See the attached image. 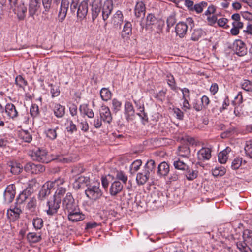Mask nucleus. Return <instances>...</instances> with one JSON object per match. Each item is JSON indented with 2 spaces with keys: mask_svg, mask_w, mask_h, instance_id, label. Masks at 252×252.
Returning a JSON list of instances; mask_svg holds the SVG:
<instances>
[{
  "mask_svg": "<svg viewBox=\"0 0 252 252\" xmlns=\"http://www.w3.org/2000/svg\"><path fill=\"white\" fill-rule=\"evenodd\" d=\"M60 203L61 199L53 196L52 199L47 202L48 207V209L46 210L47 214L49 216H53L56 214L60 208Z\"/></svg>",
  "mask_w": 252,
  "mask_h": 252,
  "instance_id": "obj_5",
  "label": "nucleus"
},
{
  "mask_svg": "<svg viewBox=\"0 0 252 252\" xmlns=\"http://www.w3.org/2000/svg\"><path fill=\"white\" fill-rule=\"evenodd\" d=\"M101 98L104 101H107L111 99L112 97V93L107 88H103L100 91Z\"/></svg>",
  "mask_w": 252,
  "mask_h": 252,
  "instance_id": "obj_37",
  "label": "nucleus"
},
{
  "mask_svg": "<svg viewBox=\"0 0 252 252\" xmlns=\"http://www.w3.org/2000/svg\"><path fill=\"white\" fill-rule=\"evenodd\" d=\"M51 88L50 92L52 94V97H55L59 95L60 91L58 86H54L52 84L50 85Z\"/></svg>",
  "mask_w": 252,
  "mask_h": 252,
  "instance_id": "obj_58",
  "label": "nucleus"
},
{
  "mask_svg": "<svg viewBox=\"0 0 252 252\" xmlns=\"http://www.w3.org/2000/svg\"><path fill=\"white\" fill-rule=\"evenodd\" d=\"M32 224L35 229H40L43 225V221L40 218L36 217L32 220Z\"/></svg>",
  "mask_w": 252,
  "mask_h": 252,
  "instance_id": "obj_49",
  "label": "nucleus"
},
{
  "mask_svg": "<svg viewBox=\"0 0 252 252\" xmlns=\"http://www.w3.org/2000/svg\"><path fill=\"white\" fill-rule=\"evenodd\" d=\"M47 152L46 150L37 148L34 149L31 153V157L33 160L37 161L47 163L50 159L47 157Z\"/></svg>",
  "mask_w": 252,
  "mask_h": 252,
  "instance_id": "obj_4",
  "label": "nucleus"
},
{
  "mask_svg": "<svg viewBox=\"0 0 252 252\" xmlns=\"http://www.w3.org/2000/svg\"><path fill=\"white\" fill-rule=\"evenodd\" d=\"M5 112L7 116L12 119H15L18 116V112L15 105L11 103H7L5 107Z\"/></svg>",
  "mask_w": 252,
  "mask_h": 252,
  "instance_id": "obj_20",
  "label": "nucleus"
},
{
  "mask_svg": "<svg viewBox=\"0 0 252 252\" xmlns=\"http://www.w3.org/2000/svg\"><path fill=\"white\" fill-rule=\"evenodd\" d=\"M146 7L144 3L142 1H138L135 5L134 12L136 17L143 18L145 16Z\"/></svg>",
  "mask_w": 252,
  "mask_h": 252,
  "instance_id": "obj_19",
  "label": "nucleus"
},
{
  "mask_svg": "<svg viewBox=\"0 0 252 252\" xmlns=\"http://www.w3.org/2000/svg\"><path fill=\"white\" fill-rule=\"evenodd\" d=\"M101 119L104 123L110 124L112 120V116L110 109L106 105H102L99 110Z\"/></svg>",
  "mask_w": 252,
  "mask_h": 252,
  "instance_id": "obj_10",
  "label": "nucleus"
},
{
  "mask_svg": "<svg viewBox=\"0 0 252 252\" xmlns=\"http://www.w3.org/2000/svg\"><path fill=\"white\" fill-rule=\"evenodd\" d=\"M144 110L145 109L142 111V109L141 110L139 109L137 110L138 112L137 113V115L141 118L142 123L145 124L146 123L148 122V117L147 114L145 112Z\"/></svg>",
  "mask_w": 252,
  "mask_h": 252,
  "instance_id": "obj_54",
  "label": "nucleus"
},
{
  "mask_svg": "<svg viewBox=\"0 0 252 252\" xmlns=\"http://www.w3.org/2000/svg\"><path fill=\"white\" fill-rule=\"evenodd\" d=\"M15 188L13 184L8 185L4 192V198L6 203H10L13 200L15 196Z\"/></svg>",
  "mask_w": 252,
  "mask_h": 252,
  "instance_id": "obj_11",
  "label": "nucleus"
},
{
  "mask_svg": "<svg viewBox=\"0 0 252 252\" xmlns=\"http://www.w3.org/2000/svg\"><path fill=\"white\" fill-rule=\"evenodd\" d=\"M156 167L155 161L152 159H150L147 161L143 170L150 177L155 173Z\"/></svg>",
  "mask_w": 252,
  "mask_h": 252,
  "instance_id": "obj_27",
  "label": "nucleus"
},
{
  "mask_svg": "<svg viewBox=\"0 0 252 252\" xmlns=\"http://www.w3.org/2000/svg\"><path fill=\"white\" fill-rule=\"evenodd\" d=\"M113 9V3L112 0H107L102 4L101 14L104 21L108 19Z\"/></svg>",
  "mask_w": 252,
  "mask_h": 252,
  "instance_id": "obj_8",
  "label": "nucleus"
},
{
  "mask_svg": "<svg viewBox=\"0 0 252 252\" xmlns=\"http://www.w3.org/2000/svg\"><path fill=\"white\" fill-rule=\"evenodd\" d=\"M243 241H239L236 243L237 248L241 252H252V250L248 246L249 244L252 247V231L245 229L243 233Z\"/></svg>",
  "mask_w": 252,
  "mask_h": 252,
  "instance_id": "obj_3",
  "label": "nucleus"
},
{
  "mask_svg": "<svg viewBox=\"0 0 252 252\" xmlns=\"http://www.w3.org/2000/svg\"><path fill=\"white\" fill-rule=\"evenodd\" d=\"M15 84L20 88H24L28 85L27 81L20 75L16 76Z\"/></svg>",
  "mask_w": 252,
  "mask_h": 252,
  "instance_id": "obj_44",
  "label": "nucleus"
},
{
  "mask_svg": "<svg viewBox=\"0 0 252 252\" xmlns=\"http://www.w3.org/2000/svg\"><path fill=\"white\" fill-rule=\"evenodd\" d=\"M25 170L32 174H38L45 171V167L40 164H34L32 162H29L24 166Z\"/></svg>",
  "mask_w": 252,
  "mask_h": 252,
  "instance_id": "obj_9",
  "label": "nucleus"
},
{
  "mask_svg": "<svg viewBox=\"0 0 252 252\" xmlns=\"http://www.w3.org/2000/svg\"><path fill=\"white\" fill-rule=\"evenodd\" d=\"M216 9V7L214 5H209L207 10H206L203 14V16H207V17L211 16L212 14H214L215 12Z\"/></svg>",
  "mask_w": 252,
  "mask_h": 252,
  "instance_id": "obj_62",
  "label": "nucleus"
},
{
  "mask_svg": "<svg viewBox=\"0 0 252 252\" xmlns=\"http://www.w3.org/2000/svg\"><path fill=\"white\" fill-rule=\"evenodd\" d=\"M235 104L240 106L243 102V97L242 92H239L237 95L235 97Z\"/></svg>",
  "mask_w": 252,
  "mask_h": 252,
  "instance_id": "obj_64",
  "label": "nucleus"
},
{
  "mask_svg": "<svg viewBox=\"0 0 252 252\" xmlns=\"http://www.w3.org/2000/svg\"><path fill=\"white\" fill-rule=\"evenodd\" d=\"M69 1L68 0H62L58 18L60 21L62 22L66 17L68 9Z\"/></svg>",
  "mask_w": 252,
  "mask_h": 252,
  "instance_id": "obj_14",
  "label": "nucleus"
},
{
  "mask_svg": "<svg viewBox=\"0 0 252 252\" xmlns=\"http://www.w3.org/2000/svg\"><path fill=\"white\" fill-rule=\"evenodd\" d=\"M10 168V171L13 174L17 175L21 172L23 166L20 163L16 162L10 161L8 164Z\"/></svg>",
  "mask_w": 252,
  "mask_h": 252,
  "instance_id": "obj_29",
  "label": "nucleus"
},
{
  "mask_svg": "<svg viewBox=\"0 0 252 252\" xmlns=\"http://www.w3.org/2000/svg\"><path fill=\"white\" fill-rule=\"evenodd\" d=\"M66 191V190L65 187H58L53 196H55V198H56L57 196H58L59 198H61V196H63L65 193Z\"/></svg>",
  "mask_w": 252,
  "mask_h": 252,
  "instance_id": "obj_57",
  "label": "nucleus"
},
{
  "mask_svg": "<svg viewBox=\"0 0 252 252\" xmlns=\"http://www.w3.org/2000/svg\"><path fill=\"white\" fill-rule=\"evenodd\" d=\"M232 49L238 56H244L247 54V48L245 43L241 40H235L232 45Z\"/></svg>",
  "mask_w": 252,
  "mask_h": 252,
  "instance_id": "obj_6",
  "label": "nucleus"
},
{
  "mask_svg": "<svg viewBox=\"0 0 252 252\" xmlns=\"http://www.w3.org/2000/svg\"><path fill=\"white\" fill-rule=\"evenodd\" d=\"M27 238L30 243H36L41 240V235H38L35 232H30L27 234Z\"/></svg>",
  "mask_w": 252,
  "mask_h": 252,
  "instance_id": "obj_36",
  "label": "nucleus"
},
{
  "mask_svg": "<svg viewBox=\"0 0 252 252\" xmlns=\"http://www.w3.org/2000/svg\"><path fill=\"white\" fill-rule=\"evenodd\" d=\"M142 161L141 160H136L133 162L131 165V170H133L134 171H138L140 167L141 166Z\"/></svg>",
  "mask_w": 252,
  "mask_h": 252,
  "instance_id": "obj_59",
  "label": "nucleus"
},
{
  "mask_svg": "<svg viewBox=\"0 0 252 252\" xmlns=\"http://www.w3.org/2000/svg\"><path fill=\"white\" fill-rule=\"evenodd\" d=\"M90 5L91 6L92 16L93 21L101 13L102 7L101 0H88Z\"/></svg>",
  "mask_w": 252,
  "mask_h": 252,
  "instance_id": "obj_7",
  "label": "nucleus"
},
{
  "mask_svg": "<svg viewBox=\"0 0 252 252\" xmlns=\"http://www.w3.org/2000/svg\"><path fill=\"white\" fill-rule=\"evenodd\" d=\"M242 158L240 157L235 158L232 162L231 167L233 169H237L241 165Z\"/></svg>",
  "mask_w": 252,
  "mask_h": 252,
  "instance_id": "obj_55",
  "label": "nucleus"
},
{
  "mask_svg": "<svg viewBox=\"0 0 252 252\" xmlns=\"http://www.w3.org/2000/svg\"><path fill=\"white\" fill-rule=\"evenodd\" d=\"M158 174L160 176H166L169 172V165L166 162H162L158 166Z\"/></svg>",
  "mask_w": 252,
  "mask_h": 252,
  "instance_id": "obj_33",
  "label": "nucleus"
},
{
  "mask_svg": "<svg viewBox=\"0 0 252 252\" xmlns=\"http://www.w3.org/2000/svg\"><path fill=\"white\" fill-rule=\"evenodd\" d=\"M173 165L175 169L181 170H185L188 167V165L180 159H175Z\"/></svg>",
  "mask_w": 252,
  "mask_h": 252,
  "instance_id": "obj_43",
  "label": "nucleus"
},
{
  "mask_svg": "<svg viewBox=\"0 0 252 252\" xmlns=\"http://www.w3.org/2000/svg\"><path fill=\"white\" fill-rule=\"evenodd\" d=\"M132 34V24L129 21H125L123 30L122 32V37L124 38H128L130 35Z\"/></svg>",
  "mask_w": 252,
  "mask_h": 252,
  "instance_id": "obj_32",
  "label": "nucleus"
},
{
  "mask_svg": "<svg viewBox=\"0 0 252 252\" xmlns=\"http://www.w3.org/2000/svg\"><path fill=\"white\" fill-rule=\"evenodd\" d=\"M116 178L119 181H121L123 184H126L127 181L128 177L126 173L121 170H117L116 171Z\"/></svg>",
  "mask_w": 252,
  "mask_h": 252,
  "instance_id": "obj_41",
  "label": "nucleus"
},
{
  "mask_svg": "<svg viewBox=\"0 0 252 252\" xmlns=\"http://www.w3.org/2000/svg\"><path fill=\"white\" fill-rule=\"evenodd\" d=\"M112 109L115 113L120 111L122 107V103L118 99L114 98L112 101Z\"/></svg>",
  "mask_w": 252,
  "mask_h": 252,
  "instance_id": "obj_50",
  "label": "nucleus"
},
{
  "mask_svg": "<svg viewBox=\"0 0 252 252\" xmlns=\"http://www.w3.org/2000/svg\"><path fill=\"white\" fill-rule=\"evenodd\" d=\"M88 11V3L83 1L78 6L77 16L79 18L82 19L86 17Z\"/></svg>",
  "mask_w": 252,
  "mask_h": 252,
  "instance_id": "obj_21",
  "label": "nucleus"
},
{
  "mask_svg": "<svg viewBox=\"0 0 252 252\" xmlns=\"http://www.w3.org/2000/svg\"><path fill=\"white\" fill-rule=\"evenodd\" d=\"M228 20L227 19L225 18H220L217 21V23L219 26L223 27L224 29H227L229 27L228 25H227V23Z\"/></svg>",
  "mask_w": 252,
  "mask_h": 252,
  "instance_id": "obj_60",
  "label": "nucleus"
},
{
  "mask_svg": "<svg viewBox=\"0 0 252 252\" xmlns=\"http://www.w3.org/2000/svg\"><path fill=\"white\" fill-rule=\"evenodd\" d=\"M166 91V89L165 90H160L158 93L156 94L155 97L158 101L162 102L165 99Z\"/></svg>",
  "mask_w": 252,
  "mask_h": 252,
  "instance_id": "obj_53",
  "label": "nucleus"
},
{
  "mask_svg": "<svg viewBox=\"0 0 252 252\" xmlns=\"http://www.w3.org/2000/svg\"><path fill=\"white\" fill-rule=\"evenodd\" d=\"M244 149L246 155L252 158V141L247 142Z\"/></svg>",
  "mask_w": 252,
  "mask_h": 252,
  "instance_id": "obj_51",
  "label": "nucleus"
},
{
  "mask_svg": "<svg viewBox=\"0 0 252 252\" xmlns=\"http://www.w3.org/2000/svg\"><path fill=\"white\" fill-rule=\"evenodd\" d=\"M186 176L188 180H193L197 177L198 172L192 169H186Z\"/></svg>",
  "mask_w": 252,
  "mask_h": 252,
  "instance_id": "obj_46",
  "label": "nucleus"
},
{
  "mask_svg": "<svg viewBox=\"0 0 252 252\" xmlns=\"http://www.w3.org/2000/svg\"><path fill=\"white\" fill-rule=\"evenodd\" d=\"M125 115L126 120L129 122L133 120L135 115V110L132 103L126 101L125 104Z\"/></svg>",
  "mask_w": 252,
  "mask_h": 252,
  "instance_id": "obj_15",
  "label": "nucleus"
},
{
  "mask_svg": "<svg viewBox=\"0 0 252 252\" xmlns=\"http://www.w3.org/2000/svg\"><path fill=\"white\" fill-rule=\"evenodd\" d=\"M231 148L229 147H227L224 150L219 153L218 160L220 163L221 164L226 163L228 159L227 155L231 152Z\"/></svg>",
  "mask_w": 252,
  "mask_h": 252,
  "instance_id": "obj_30",
  "label": "nucleus"
},
{
  "mask_svg": "<svg viewBox=\"0 0 252 252\" xmlns=\"http://www.w3.org/2000/svg\"><path fill=\"white\" fill-rule=\"evenodd\" d=\"M79 110L81 113L86 115L89 118H93L94 117V113L93 110L90 108L87 104L80 105Z\"/></svg>",
  "mask_w": 252,
  "mask_h": 252,
  "instance_id": "obj_34",
  "label": "nucleus"
},
{
  "mask_svg": "<svg viewBox=\"0 0 252 252\" xmlns=\"http://www.w3.org/2000/svg\"><path fill=\"white\" fill-rule=\"evenodd\" d=\"M22 204L18 202L15 203L14 206H11L9 209L7 210V214L9 215V211L13 213L15 218L18 219L19 218L20 215L22 213Z\"/></svg>",
  "mask_w": 252,
  "mask_h": 252,
  "instance_id": "obj_28",
  "label": "nucleus"
},
{
  "mask_svg": "<svg viewBox=\"0 0 252 252\" xmlns=\"http://www.w3.org/2000/svg\"><path fill=\"white\" fill-rule=\"evenodd\" d=\"M226 173V169L223 167H216L212 170V174L214 176H222Z\"/></svg>",
  "mask_w": 252,
  "mask_h": 252,
  "instance_id": "obj_48",
  "label": "nucleus"
},
{
  "mask_svg": "<svg viewBox=\"0 0 252 252\" xmlns=\"http://www.w3.org/2000/svg\"><path fill=\"white\" fill-rule=\"evenodd\" d=\"M87 197L93 201H98L100 208H104L106 205V197L103 196V191L100 188V183H96L94 185H89L85 190Z\"/></svg>",
  "mask_w": 252,
  "mask_h": 252,
  "instance_id": "obj_2",
  "label": "nucleus"
},
{
  "mask_svg": "<svg viewBox=\"0 0 252 252\" xmlns=\"http://www.w3.org/2000/svg\"><path fill=\"white\" fill-rule=\"evenodd\" d=\"M188 30V26L183 22L178 23L175 27V32L177 35L180 37H183L186 34Z\"/></svg>",
  "mask_w": 252,
  "mask_h": 252,
  "instance_id": "obj_22",
  "label": "nucleus"
},
{
  "mask_svg": "<svg viewBox=\"0 0 252 252\" xmlns=\"http://www.w3.org/2000/svg\"><path fill=\"white\" fill-rule=\"evenodd\" d=\"M79 183L81 184L82 185L85 184L86 186H89V184L90 182V178L88 177L85 176H80L77 179Z\"/></svg>",
  "mask_w": 252,
  "mask_h": 252,
  "instance_id": "obj_63",
  "label": "nucleus"
},
{
  "mask_svg": "<svg viewBox=\"0 0 252 252\" xmlns=\"http://www.w3.org/2000/svg\"><path fill=\"white\" fill-rule=\"evenodd\" d=\"M55 116L58 118L63 117L65 113V107L59 103H55L53 107Z\"/></svg>",
  "mask_w": 252,
  "mask_h": 252,
  "instance_id": "obj_23",
  "label": "nucleus"
},
{
  "mask_svg": "<svg viewBox=\"0 0 252 252\" xmlns=\"http://www.w3.org/2000/svg\"><path fill=\"white\" fill-rule=\"evenodd\" d=\"M167 27L170 28L172 27L176 22V19L174 15L169 16L167 19Z\"/></svg>",
  "mask_w": 252,
  "mask_h": 252,
  "instance_id": "obj_61",
  "label": "nucleus"
},
{
  "mask_svg": "<svg viewBox=\"0 0 252 252\" xmlns=\"http://www.w3.org/2000/svg\"><path fill=\"white\" fill-rule=\"evenodd\" d=\"M211 157V150L209 148H202L197 152V158L199 160H209Z\"/></svg>",
  "mask_w": 252,
  "mask_h": 252,
  "instance_id": "obj_18",
  "label": "nucleus"
},
{
  "mask_svg": "<svg viewBox=\"0 0 252 252\" xmlns=\"http://www.w3.org/2000/svg\"><path fill=\"white\" fill-rule=\"evenodd\" d=\"M69 125L66 127V129L67 132L72 134L74 132L77 131V128L75 124L73 123L72 120H69L68 121Z\"/></svg>",
  "mask_w": 252,
  "mask_h": 252,
  "instance_id": "obj_52",
  "label": "nucleus"
},
{
  "mask_svg": "<svg viewBox=\"0 0 252 252\" xmlns=\"http://www.w3.org/2000/svg\"><path fill=\"white\" fill-rule=\"evenodd\" d=\"M65 183V179L61 177L55 179L54 181H50V183H52L51 186L52 188L62 187L61 186L63 185Z\"/></svg>",
  "mask_w": 252,
  "mask_h": 252,
  "instance_id": "obj_47",
  "label": "nucleus"
},
{
  "mask_svg": "<svg viewBox=\"0 0 252 252\" xmlns=\"http://www.w3.org/2000/svg\"><path fill=\"white\" fill-rule=\"evenodd\" d=\"M19 137L23 141L30 143L32 141V134L27 130H21L19 132Z\"/></svg>",
  "mask_w": 252,
  "mask_h": 252,
  "instance_id": "obj_35",
  "label": "nucleus"
},
{
  "mask_svg": "<svg viewBox=\"0 0 252 252\" xmlns=\"http://www.w3.org/2000/svg\"><path fill=\"white\" fill-rule=\"evenodd\" d=\"M15 14H17L19 20H22L25 17L27 7L23 3H19L15 5H10Z\"/></svg>",
  "mask_w": 252,
  "mask_h": 252,
  "instance_id": "obj_12",
  "label": "nucleus"
},
{
  "mask_svg": "<svg viewBox=\"0 0 252 252\" xmlns=\"http://www.w3.org/2000/svg\"><path fill=\"white\" fill-rule=\"evenodd\" d=\"M30 113L33 117H35L39 114V108L37 105L32 104L30 108Z\"/></svg>",
  "mask_w": 252,
  "mask_h": 252,
  "instance_id": "obj_56",
  "label": "nucleus"
},
{
  "mask_svg": "<svg viewBox=\"0 0 252 252\" xmlns=\"http://www.w3.org/2000/svg\"><path fill=\"white\" fill-rule=\"evenodd\" d=\"M51 184L50 181H47L42 186L38 195L39 200H44L51 193V190L53 189Z\"/></svg>",
  "mask_w": 252,
  "mask_h": 252,
  "instance_id": "obj_13",
  "label": "nucleus"
},
{
  "mask_svg": "<svg viewBox=\"0 0 252 252\" xmlns=\"http://www.w3.org/2000/svg\"><path fill=\"white\" fill-rule=\"evenodd\" d=\"M59 129V127L56 126L55 128H49L45 131L46 137L51 140H54L57 136V130Z\"/></svg>",
  "mask_w": 252,
  "mask_h": 252,
  "instance_id": "obj_40",
  "label": "nucleus"
},
{
  "mask_svg": "<svg viewBox=\"0 0 252 252\" xmlns=\"http://www.w3.org/2000/svg\"><path fill=\"white\" fill-rule=\"evenodd\" d=\"M208 3L206 1H201L194 4L191 12H195L196 14H200L203 11L204 8L206 7Z\"/></svg>",
  "mask_w": 252,
  "mask_h": 252,
  "instance_id": "obj_39",
  "label": "nucleus"
},
{
  "mask_svg": "<svg viewBox=\"0 0 252 252\" xmlns=\"http://www.w3.org/2000/svg\"><path fill=\"white\" fill-rule=\"evenodd\" d=\"M123 189V184L119 181H115L111 185L109 189L110 194L112 196H116L122 191Z\"/></svg>",
  "mask_w": 252,
  "mask_h": 252,
  "instance_id": "obj_17",
  "label": "nucleus"
},
{
  "mask_svg": "<svg viewBox=\"0 0 252 252\" xmlns=\"http://www.w3.org/2000/svg\"><path fill=\"white\" fill-rule=\"evenodd\" d=\"M203 32L201 29H194L191 34V39L194 41H198L203 35Z\"/></svg>",
  "mask_w": 252,
  "mask_h": 252,
  "instance_id": "obj_42",
  "label": "nucleus"
},
{
  "mask_svg": "<svg viewBox=\"0 0 252 252\" xmlns=\"http://www.w3.org/2000/svg\"><path fill=\"white\" fill-rule=\"evenodd\" d=\"M124 16L122 12L118 10L113 15L111 23L116 27H120L123 22Z\"/></svg>",
  "mask_w": 252,
  "mask_h": 252,
  "instance_id": "obj_25",
  "label": "nucleus"
},
{
  "mask_svg": "<svg viewBox=\"0 0 252 252\" xmlns=\"http://www.w3.org/2000/svg\"><path fill=\"white\" fill-rule=\"evenodd\" d=\"M150 176L144 170L137 173L136 176V182L138 185H143L149 179Z\"/></svg>",
  "mask_w": 252,
  "mask_h": 252,
  "instance_id": "obj_31",
  "label": "nucleus"
},
{
  "mask_svg": "<svg viewBox=\"0 0 252 252\" xmlns=\"http://www.w3.org/2000/svg\"><path fill=\"white\" fill-rule=\"evenodd\" d=\"M165 80L170 89L174 91L177 92L179 87L177 86V84L173 75L170 73H167L165 74Z\"/></svg>",
  "mask_w": 252,
  "mask_h": 252,
  "instance_id": "obj_26",
  "label": "nucleus"
},
{
  "mask_svg": "<svg viewBox=\"0 0 252 252\" xmlns=\"http://www.w3.org/2000/svg\"><path fill=\"white\" fill-rule=\"evenodd\" d=\"M37 200L35 197H32L30 199L26 206V210L27 213L31 214H35L36 213L38 208Z\"/></svg>",
  "mask_w": 252,
  "mask_h": 252,
  "instance_id": "obj_16",
  "label": "nucleus"
},
{
  "mask_svg": "<svg viewBox=\"0 0 252 252\" xmlns=\"http://www.w3.org/2000/svg\"><path fill=\"white\" fill-rule=\"evenodd\" d=\"M41 0H31L29 5V13L33 16L39 10L41 6Z\"/></svg>",
  "mask_w": 252,
  "mask_h": 252,
  "instance_id": "obj_24",
  "label": "nucleus"
},
{
  "mask_svg": "<svg viewBox=\"0 0 252 252\" xmlns=\"http://www.w3.org/2000/svg\"><path fill=\"white\" fill-rule=\"evenodd\" d=\"M179 156L183 158H189L190 156V151L189 147L182 145L178 147Z\"/></svg>",
  "mask_w": 252,
  "mask_h": 252,
  "instance_id": "obj_38",
  "label": "nucleus"
},
{
  "mask_svg": "<svg viewBox=\"0 0 252 252\" xmlns=\"http://www.w3.org/2000/svg\"><path fill=\"white\" fill-rule=\"evenodd\" d=\"M62 207L65 213H67L69 220L77 222L84 219L77 203L75 201L71 193L68 192L62 201Z\"/></svg>",
  "mask_w": 252,
  "mask_h": 252,
  "instance_id": "obj_1",
  "label": "nucleus"
},
{
  "mask_svg": "<svg viewBox=\"0 0 252 252\" xmlns=\"http://www.w3.org/2000/svg\"><path fill=\"white\" fill-rule=\"evenodd\" d=\"M241 88L247 92H252V81L245 79L241 83Z\"/></svg>",
  "mask_w": 252,
  "mask_h": 252,
  "instance_id": "obj_45",
  "label": "nucleus"
}]
</instances>
